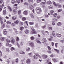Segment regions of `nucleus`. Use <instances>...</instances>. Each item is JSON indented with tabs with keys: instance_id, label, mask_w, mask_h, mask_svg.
I'll list each match as a JSON object with an SVG mask.
<instances>
[{
	"instance_id": "de8ad7c7",
	"label": "nucleus",
	"mask_w": 64,
	"mask_h": 64,
	"mask_svg": "<svg viewBox=\"0 0 64 64\" xmlns=\"http://www.w3.org/2000/svg\"><path fill=\"white\" fill-rule=\"evenodd\" d=\"M21 10H18V14H19V15H20L21 14Z\"/></svg>"
},
{
	"instance_id": "b1692460",
	"label": "nucleus",
	"mask_w": 64,
	"mask_h": 64,
	"mask_svg": "<svg viewBox=\"0 0 64 64\" xmlns=\"http://www.w3.org/2000/svg\"><path fill=\"white\" fill-rule=\"evenodd\" d=\"M57 25L58 26H60L61 25H62V23L60 22H58L57 23Z\"/></svg>"
},
{
	"instance_id": "864d4df0",
	"label": "nucleus",
	"mask_w": 64,
	"mask_h": 64,
	"mask_svg": "<svg viewBox=\"0 0 64 64\" xmlns=\"http://www.w3.org/2000/svg\"><path fill=\"white\" fill-rule=\"evenodd\" d=\"M18 58L16 59V63H18Z\"/></svg>"
},
{
	"instance_id": "1a4fd4ad",
	"label": "nucleus",
	"mask_w": 64,
	"mask_h": 64,
	"mask_svg": "<svg viewBox=\"0 0 64 64\" xmlns=\"http://www.w3.org/2000/svg\"><path fill=\"white\" fill-rule=\"evenodd\" d=\"M56 36L58 37H59V38H60L62 36V35L59 34H56Z\"/></svg>"
},
{
	"instance_id": "0eeeda50",
	"label": "nucleus",
	"mask_w": 64,
	"mask_h": 64,
	"mask_svg": "<svg viewBox=\"0 0 64 64\" xmlns=\"http://www.w3.org/2000/svg\"><path fill=\"white\" fill-rule=\"evenodd\" d=\"M26 62L27 63V64H29L30 63H31V60H30V59H28L26 60Z\"/></svg>"
},
{
	"instance_id": "e2e57ef3",
	"label": "nucleus",
	"mask_w": 64,
	"mask_h": 64,
	"mask_svg": "<svg viewBox=\"0 0 64 64\" xmlns=\"http://www.w3.org/2000/svg\"><path fill=\"white\" fill-rule=\"evenodd\" d=\"M28 2H31L32 3L33 2V0H28Z\"/></svg>"
},
{
	"instance_id": "ddd939ff",
	"label": "nucleus",
	"mask_w": 64,
	"mask_h": 64,
	"mask_svg": "<svg viewBox=\"0 0 64 64\" xmlns=\"http://www.w3.org/2000/svg\"><path fill=\"white\" fill-rule=\"evenodd\" d=\"M54 50H55V52H56L57 53L59 54V53H60V51H59V50L55 48H54Z\"/></svg>"
},
{
	"instance_id": "f3484780",
	"label": "nucleus",
	"mask_w": 64,
	"mask_h": 64,
	"mask_svg": "<svg viewBox=\"0 0 64 64\" xmlns=\"http://www.w3.org/2000/svg\"><path fill=\"white\" fill-rule=\"evenodd\" d=\"M24 32L25 34H28V33H29V30H26L24 31Z\"/></svg>"
},
{
	"instance_id": "f704fd0d",
	"label": "nucleus",
	"mask_w": 64,
	"mask_h": 64,
	"mask_svg": "<svg viewBox=\"0 0 64 64\" xmlns=\"http://www.w3.org/2000/svg\"><path fill=\"white\" fill-rule=\"evenodd\" d=\"M12 19L13 20H15L16 19V17L15 16H13L12 17Z\"/></svg>"
},
{
	"instance_id": "a878e982",
	"label": "nucleus",
	"mask_w": 64,
	"mask_h": 64,
	"mask_svg": "<svg viewBox=\"0 0 64 64\" xmlns=\"http://www.w3.org/2000/svg\"><path fill=\"white\" fill-rule=\"evenodd\" d=\"M24 4L25 5H26V7H28V3H27V2H25L24 3Z\"/></svg>"
},
{
	"instance_id": "c03bdc74",
	"label": "nucleus",
	"mask_w": 64,
	"mask_h": 64,
	"mask_svg": "<svg viewBox=\"0 0 64 64\" xmlns=\"http://www.w3.org/2000/svg\"><path fill=\"white\" fill-rule=\"evenodd\" d=\"M53 16L54 17H56V16H57V13L54 14H53Z\"/></svg>"
},
{
	"instance_id": "6e6552de",
	"label": "nucleus",
	"mask_w": 64,
	"mask_h": 64,
	"mask_svg": "<svg viewBox=\"0 0 64 64\" xmlns=\"http://www.w3.org/2000/svg\"><path fill=\"white\" fill-rule=\"evenodd\" d=\"M23 14L24 15H27L28 14V12L27 11L25 10L23 12Z\"/></svg>"
},
{
	"instance_id": "f03ea898",
	"label": "nucleus",
	"mask_w": 64,
	"mask_h": 64,
	"mask_svg": "<svg viewBox=\"0 0 64 64\" xmlns=\"http://www.w3.org/2000/svg\"><path fill=\"white\" fill-rule=\"evenodd\" d=\"M53 3L54 6H56V7H57V6H58V8H61L62 7V5H61V4H56V3L54 2H53Z\"/></svg>"
},
{
	"instance_id": "052dcab7",
	"label": "nucleus",
	"mask_w": 64,
	"mask_h": 64,
	"mask_svg": "<svg viewBox=\"0 0 64 64\" xmlns=\"http://www.w3.org/2000/svg\"><path fill=\"white\" fill-rule=\"evenodd\" d=\"M59 1L60 3H61L62 2H63L64 1V0H59Z\"/></svg>"
},
{
	"instance_id": "ea45409f",
	"label": "nucleus",
	"mask_w": 64,
	"mask_h": 64,
	"mask_svg": "<svg viewBox=\"0 0 64 64\" xmlns=\"http://www.w3.org/2000/svg\"><path fill=\"white\" fill-rule=\"evenodd\" d=\"M14 55L15 56H18V53L17 52H15L14 53Z\"/></svg>"
},
{
	"instance_id": "7c9ffc66",
	"label": "nucleus",
	"mask_w": 64,
	"mask_h": 64,
	"mask_svg": "<svg viewBox=\"0 0 64 64\" xmlns=\"http://www.w3.org/2000/svg\"><path fill=\"white\" fill-rule=\"evenodd\" d=\"M14 23L15 24H17L19 23V21L18 20H17L16 21L14 22Z\"/></svg>"
},
{
	"instance_id": "473e14b6",
	"label": "nucleus",
	"mask_w": 64,
	"mask_h": 64,
	"mask_svg": "<svg viewBox=\"0 0 64 64\" xmlns=\"http://www.w3.org/2000/svg\"><path fill=\"white\" fill-rule=\"evenodd\" d=\"M15 48L13 47H11L10 48V50L12 51H13V50H15Z\"/></svg>"
},
{
	"instance_id": "dca6fc26",
	"label": "nucleus",
	"mask_w": 64,
	"mask_h": 64,
	"mask_svg": "<svg viewBox=\"0 0 64 64\" xmlns=\"http://www.w3.org/2000/svg\"><path fill=\"white\" fill-rule=\"evenodd\" d=\"M53 5H51L50 6H48V8L50 9H53Z\"/></svg>"
},
{
	"instance_id": "774afa93",
	"label": "nucleus",
	"mask_w": 64,
	"mask_h": 64,
	"mask_svg": "<svg viewBox=\"0 0 64 64\" xmlns=\"http://www.w3.org/2000/svg\"><path fill=\"white\" fill-rule=\"evenodd\" d=\"M49 17V16L48 15V14H46L45 15V17L46 18H48Z\"/></svg>"
},
{
	"instance_id": "0e129e2a",
	"label": "nucleus",
	"mask_w": 64,
	"mask_h": 64,
	"mask_svg": "<svg viewBox=\"0 0 64 64\" xmlns=\"http://www.w3.org/2000/svg\"><path fill=\"white\" fill-rule=\"evenodd\" d=\"M62 10V8L58 10V12H61Z\"/></svg>"
},
{
	"instance_id": "20e7f679",
	"label": "nucleus",
	"mask_w": 64,
	"mask_h": 64,
	"mask_svg": "<svg viewBox=\"0 0 64 64\" xmlns=\"http://www.w3.org/2000/svg\"><path fill=\"white\" fill-rule=\"evenodd\" d=\"M42 32L44 35H46V36H48L49 35V33L47 31H45V33H46V34H44V31H42Z\"/></svg>"
},
{
	"instance_id": "393cba45",
	"label": "nucleus",
	"mask_w": 64,
	"mask_h": 64,
	"mask_svg": "<svg viewBox=\"0 0 64 64\" xmlns=\"http://www.w3.org/2000/svg\"><path fill=\"white\" fill-rule=\"evenodd\" d=\"M29 24L30 25H34V22H29Z\"/></svg>"
},
{
	"instance_id": "c9c22d12",
	"label": "nucleus",
	"mask_w": 64,
	"mask_h": 64,
	"mask_svg": "<svg viewBox=\"0 0 64 64\" xmlns=\"http://www.w3.org/2000/svg\"><path fill=\"white\" fill-rule=\"evenodd\" d=\"M35 54L36 56L40 58V55H39V54Z\"/></svg>"
},
{
	"instance_id": "bb28decb",
	"label": "nucleus",
	"mask_w": 64,
	"mask_h": 64,
	"mask_svg": "<svg viewBox=\"0 0 64 64\" xmlns=\"http://www.w3.org/2000/svg\"><path fill=\"white\" fill-rule=\"evenodd\" d=\"M52 60L54 62H57V60L55 58H52Z\"/></svg>"
},
{
	"instance_id": "f257e3e1",
	"label": "nucleus",
	"mask_w": 64,
	"mask_h": 64,
	"mask_svg": "<svg viewBox=\"0 0 64 64\" xmlns=\"http://www.w3.org/2000/svg\"><path fill=\"white\" fill-rule=\"evenodd\" d=\"M36 12L38 14H40L42 12L41 9L39 7H36Z\"/></svg>"
},
{
	"instance_id": "79ce46f5",
	"label": "nucleus",
	"mask_w": 64,
	"mask_h": 64,
	"mask_svg": "<svg viewBox=\"0 0 64 64\" xmlns=\"http://www.w3.org/2000/svg\"><path fill=\"white\" fill-rule=\"evenodd\" d=\"M20 54H25V52L23 51H20Z\"/></svg>"
},
{
	"instance_id": "72a5a7b5",
	"label": "nucleus",
	"mask_w": 64,
	"mask_h": 64,
	"mask_svg": "<svg viewBox=\"0 0 64 64\" xmlns=\"http://www.w3.org/2000/svg\"><path fill=\"white\" fill-rule=\"evenodd\" d=\"M7 33H8V32L7 31L6 32L4 31L3 32V34L4 35H7Z\"/></svg>"
},
{
	"instance_id": "c756f323",
	"label": "nucleus",
	"mask_w": 64,
	"mask_h": 64,
	"mask_svg": "<svg viewBox=\"0 0 64 64\" xmlns=\"http://www.w3.org/2000/svg\"><path fill=\"white\" fill-rule=\"evenodd\" d=\"M12 42V43H13V44H14V43H15V40L14 39H13V40H11Z\"/></svg>"
},
{
	"instance_id": "8fccbe9b",
	"label": "nucleus",
	"mask_w": 64,
	"mask_h": 64,
	"mask_svg": "<svg viewBox=\"0 0 64 64\" xmlns=\"http://www.w3.org/2000/svg\"><path fill=\"white\" fill-rule=\"evenodd\" d=\"M16 2L17 3L19 4L20 3V0H16Z\"/></svg>"
},
{
	"instance_id": "bf43d9fd",
	"label": "nucleus",
	"mask_w": 64,
	"mask_h": 64,
	"mask_svg": "<svg viewBox=\"0 0 64 64\" xmlns=\"http://www.w3.org/2000/svg\"><path fill=\"white\" fill-rule=\"evenodd\" d=\"M55 47L56 48H57V46H58V43H56L55 44Z\"/></svg>"
},
{
	"instance_id": "5fc2aeb1",
	"label": "nucleus",
	"mask_w": 64,
	"mask_h": 64,
	"mask_svg": "<svg viewBox=\"0 0 64 64\" xmlns=\"http://www.w3.org/2000/svg\"><path fill=\"white\" fill-rule=\"evenodd\" d=\"M20 44L21 46H22L23 45V42H20Z\"/></svg>"
},
{
	"instance_id": "6e6d98bb",
	"label": "nucleus",
	"mask_w": 64,
	"mask_h": 64,
	"mask_svg": "<svg viewBox=\"0 0 64 64\" xmlns=\"http://www.w3.org/2000/svg\"><path fill=\"white\" fill-rule=\"evenodd\" d=\"M6 51L8 52H9V49L8 48H6Z\"/></svg>"
},
{
	"instance_id": "49530a36",
	"label": "nucleus",
	"mask_w": 64,
	"mask_h": 64,
	"mask_svg": "<svg viewBox=\"0 0 64 64\" xmlns=\"http://www.w3.org/2000/svg\"><path fill=\"white\" fill-rule=\"evenodd\" d=\"M6 42H8V43H10V40H9L8 39H6Z\"/></svg>"
},
{
	"instance_id": "5701e85b",
	"label": "nucleus",
	"mask_w": 64,
	"mask_h": 64,
	"mask_svg": "<svg viewBox=\"0 0 64 64\" xmlns=\"http://www.w3.org/2000/svg\"><path fill=\"white\" fill-rule=\"evenodd\" d=\"M54 13V10H51L50 12V15H53Z\"/></svg>"
},
{
	"instance_id": "13d9d810",
	"label": "nucleus",
	"mask_w": 64,
	"mask_h": 64,
	"mask_svg": "<svg viewBox=\"0 0 64 64\" xmlns=\"http://www.w3.org/2000/svg\"><path fill=\"white\" fill-rule=\"evenodd\" d=\"M47 47L48 50H51V48H50L49 46H48Z\"/></svg>"
},
{
	"instance_id": "4d7b16f0",
	"label": "nucleus",
	"mask_w": 64,
	"mask_h": 64,
	"mask_svg": "<svg viewBox=\"0 0 64 64\" xmlns=\"http://www.w3.org/2000/svg\"><path fill=\"white\" fill-rule=\"evenodd\" d=\"M3 20V18H2V17L1 16V15H0V22H1V21Z\"/></svg>"
},
{
	"instance_id": "338daca9",
	"label": "nucleus",
	"mask_w": 64,
	"mask_h": 64,
	"mask_svg": "<svg viewBox=\"0 0 64 64\" xmlns=\"http://www.w3.org/2000/svg\"><path fill=\"white\" fill-rule=\"evenodd\" d=\"M34 31V34H37V32H36V31L34 30V31Z\"/></svg>"
},
{
	"instance_id": "423d86ee",
	"label": "nucleus",
	"mask_w": 64,
	"mask_h": 64,
	"mask_svg": "<svg viewBox=\"0 0 64 64\" xmlns=\"http://www.w3.org/2000/svg\"><path fill=\"white\" fill-rule=\"evenodd\" d=\"M46 63H48L47 64H52V63L51 62H49V59L47 58L46 60Z\"/></svg>"
},
{
	"instance_id": "9b49d317",
	"label": "nucleus",
	"mask_w": 64,
	"mask_h": 64,
	"mask_svg": "<svg viewBox=\"0 0 64 64\" xmlns=\"http://www.w3.org/2000/svg\"><path fill=\"white\" fill-rule=\"evenodd\" d=\"M46 4H48V5H50V4H52V2L51 1L49 0L48 1L46 2Z\"/></svg>"
},
{
	"instance_id": "c85d7f7f",
	"label": "nucleus",
	"mask_w": 64,
	"mask_h": 64,
	"mask_svg": "<svg viewBox=\"0 0 64 64\" xmlns=\"http://www.w3.org/2000/svg\"><path fill=\"white\" fill-rule=\"evenodd\" d=\"M13 12L14 14H16L17 13V11L16 10L14 9L13 10Z\"/></svg>"
},
{
	"instance_id": "f8f14e48",
	"label": "nucleus",
	"mask_w": 64,
	"mask_h": 64,
	"mask_svg": "<svg viewBox=\"0 0 64 64\" xmlns=\"http://www.w3.org/2000/svg\"><path fill=\"white\" fill-rule=\"evenodd\" d=\"M16 0H12L11 1V3L12 4H14L16 3Z\"/></svg>"
},
{
	"instance_id": "680f3d73",
	"label": "nucleus",
	"mask_w": 64,
	"mask_h": 64,
	"mask_svg": "<svg viewBox=\"0 0 64 64\" xmlns=\"http://www.w3.org/2000/svg\"><path fill=\"white\" fill-rule=\"evenodd\" d=\"M64 52V49H62L60 51L61 53H63Z\"/></svg>"
},
{
	"instance_id": "a19ab883",
	"label": "nucleus",
	"mask_w": 64,
	"mask_h": 64,
	"mask_svg": "<svg viewBox=\"0 0 64 64\" xmlns=\"http://www.w3.org/2000/svg\"><path fill=\"white\" fill-rule=\"evenodd\" d=\"M20 29L21 31H22L24 29V27L23 26H22L20 27Z\"/></svg>"
},
{
	"instance_id": "a18cd8bd",
	"label": "nucleus",
	"mask_w": 64,
	"mask_h": 64,
	"mask_svg": "<svg viewBox=\"0 0 64 64\" xmlns=\"http://www.w3.org/2000/svg\"><path fill=\"white\" fill-rule=\"evenodd\" d=\"M32 52L28 53V55L30 57H32Z\"/></svg>"
},
{
	"instance_id": "cd10ccee",
	"label": "nucleus",
	"mask_w": 64,
	"mask_h": 64,
	"mask_svg": "<svg viewBox=\"0 0 64 64\" xmlns=\"http://www.w3.org/2000/svg\"><path fill=\"white\" fill-rule=\"evenodd\" d=\"M52 34L54 37H56V35H55V32H52Z\"/></svg>"
},
{
	"instance_id": "09e8293b",
	"label": "nucleus",
	"mask_w": 64,
	"mask_h": 64,
	"mask_svg": "<svg viewBox=\"0 0 64 64\" xmlns=\"http://www.w3.org/2000/svg\"><path fill=\"white\" fill-rule=\"evenodd\" d=\"M41 1H42L41 0H36V2H37V3H40V2H41Z\"/></svg>"
},
{
	"instance_id": "7ed1b4c3",
	"label": "nucleus",
	"mask_w": 64,
	"mask_h": 64,
	"mask_svg": "<svg viewBox=\"0 0 64 64\" xmlns=\"http://www.w3.org/2000/svg\"><path fill=\"white\" fill-rule=\"evenodd\" d=\"M29 45L30 46V47L33 48L34 46V43L33 42H30L29 44Z\"/></svg>"
},
{
	"instance_id": "603ef678",
	"label": "nucleus",
	"mask_w": 64,
	"mask_h": 64,
	"mask_svg": "<svg viewBox=\"0 0 64 64\" xmlns=\"http://www.w3.org/2000/svg\"><path fill=\"white\" fill-rule=\"evenodd\" d=\"M19 38L18 37H16V41H18L19 40Z\"/></svg>"
},
{
	"instance_id": "2f4dec72",
	"label": "nucleus",
	"mask_w": 64,
	"mask_h": 64,
	"mask_svg": "<svg viewBox=\"0 0 64 64\" xmlns=\"http://www.w3.org/2000/svg\"><path fill=\"white\" fill-rule=\"evenodd\" d=\"M14 31L15 32H16V34H18V31L17 30V29L15 28H14Z\"/></svg>"
},
{
	"instance_id": "4c0bfd02",
	"label": "nucleus",
	"mask_w": 64,
	"mask_h": 64,
	"mask_svg": "<svg viewBox=\"0 0 64 64\" xmlns=\"http://www.w3.org/2000/svg\"><path fill=\"white\" fill-rule=\"evenodd\" d=\"M22 21H25V20H26V18L25 17H23L22 18Z\"/></svg>"
},
{
	"instance_id": "58836bf2",
	"label": "nucleus",
	"mask_w": 64,
	"mask_h": 64,
	"mask_svg": "<svg viewBox=\"0 0 64 64\" xmlns=\"http://www.w3.org/2000/svg\"><path fill=\"white\" fill-rule=\"evenodd\" d=\"M30 38L32 40H34V39H35V38L33 36L30 37Z\"/></svg>"
},
{
	"instance_id": "3c124183",
	"label": "nucleus",
	"mask_w": 64,
	"mask_h": 64,
	"mask_svg": "<svg viewBox=\"0 0 64 64\" xmlns=\"http://www.w3.org/2000/svg\"><path fill=\"white\" fill-rule=\"evenodd\" d=\"M48 28L50 30H52V28L51 27L48 26Z\"/></svg>"
},
{
	"instance_id": "69168bd1",
	"label": "nucleus",
	"mask_w": 64,
	"mask_h": 64,
	"mask_svg": "<svg viewBox=\"0 0 64 64\" xmlns=\"http://www.w3.org/2000/svg\"><path fill=\"white\" fill-rule=\"evenodd\" d=\"M50 44L52 46H53L54 45V42H52L50 43Z\"/></svg>"
},
{
	"instance_id": "a211bd4d",
	"label": "nucleus",
	"mask_w": 64,
	"mask_h": 64,
	"mask_svg": "<svg viewBox=\"0 0 64 64\" xmlns=\"http://www.w3.org/2000/svg\"><path fill=\"white\" fill-rule=\"evenodd\" d=\"M46 40H45L44 38H43L42 40V43H46Z\"/></svg>"
},
{
	"instance_id": "e433bc0d",
	"label": "nucleus",
	"mask_w": 64,
	"mask_h": 64,
	"mask_svg": "<svg viewBox=\"0 0 64 64\" xmlns=\"http://www.w3.org/2000/svg\"><path fill=\"white\" fill-rule=\"evenodd\" d=\"M6 23L8 24H11V22H10V21H7L6 22Z\"/></svg>"
},
{
	"instance_id": "4468645a",
	"label": "nucleus",
	"mask_w": 64,
	"mask_h": 64,
	"mask_svg": "<svg viewBox=\"0 0 64 64\" xmlns=\"http://www.w3.org/2000/svg\"><path fill=\"white\" fill-rule=\"evenodd\" d=\"M8 9L9 10H10V12H11V11H12V8H11L10 6H8Z\"/></svg>"
},
{
	"instance_id": "9d476101",
	"label": "nucleus",
	"mask_w": 64,
	"mask_h": 64,
	"mask_svg": "<svg viewBox=\"0 0 64 64\" xmlns=\"http://www.w3.org/2000/svg\"><path fill=\"white\" fill-rule=\"evenodd\" d=\"M36 41L37 43L41 44V42L39 41V38H37L36 39Z\"/></svg>"
},
{
	"instance_id": "4be33fe9",
	"label": "nucleus",
	"mask_w": 64,
	"mask_h": 64,
	"mask_svg": "<svg viewBox=\"0 0 64 64\" xmlns=\"http://www.w3.org/2000/svg\"><path fill=\"white\" fill-rule=\"evenodd\" d=\"M6 13H7V12H6V10H4L3 11V14L4 15H6Z\"/></svg>"
},
{
	"instance_id": "412c9836",
	"label": "nucleus",
	"mask_w": 64,
	"mask_h": 64,
	"mask_svg": "<svg viewBox=\"0 0 64 64\" xmlns=\"http://www.w3.org/2000/svg\"><path fill=\"white\" fill-rule=\"evenodd\" d=\"M30 16L32 18H34V16L33 15V14H30Z\"/></svg>"
},
{
	"instance_id": "6ab92c4d",
	"label": "nucleus",
	"mask_w": 64,
	"mask_h": 64,
	"mask_svg": "<svg viewBox=\"0 0 64 64\" xmlns=\"http://www.w3.org/2000/svg\"><path fill=\"white\" fill-rule=\"evenodd\" d=\"M4 39H5V38L4 37H2L0 38V40L2 41H3L4 40Z\"/></svg>"
},
{
	"instance_id": "39448f33",
	"label": "nucleus",
	"mask_w": 64,
	"mask_h": 64,
	"mask_svg": "<svg viewBox=\"0 0 64 64\" xmlns=\"http://www.w3.org/2000/svg\"><path fill=\"white\" fill-rule=\"evenodd\" d=\"M42 56V57L43 59H46L48 57V56L46 54H43Z\"/></svg>"
},
{
	"instance_id": "2eb2a0df",
	"label": "nucleus",
	"mask_w": 64,
	"mask_h": 64,
	"mask_svg": "<svg viewBox=\"0 0 64 64\" xmlns=\"http://www.w3.org/2000/svg\"><path fill=\"white\" fill-rule=\"evenodd\" d=\"M26 51L29 52L30 50V48L27 47L26 48Z\"/></svg>"
},
{
	"instance_id": "aec40b11",
	"label": "nucleus",
	"mask_w": 64,
	"mask_h": 64,
	"mask_svg": "<svg viewBox=\"0 0 64 64\" xmlns=\"http://www.w3.org/2000/svg\"><path fill=\"white\" fill-rule=\"evenodd\" d=\"M29 8L30 9H32L33 8V6L30 5L29 6Z\"/></svg>"
},
{
	"instance_id": "37998d69",
	"label": "nucleus",
	"mask_w": 64,
	"mask_h": 64,
	"mask_svg": "<svg viewBox=\"0 0 64 64\" xmlns=\"http://www.w3.org/2000/svg\"><path fill=\"white\" fill-rule=\"evenodd\" d=\"M34 27L36 28H39V26H38V25L36 24L35 26H34Z\"/></svg>"
}]
</instances>
